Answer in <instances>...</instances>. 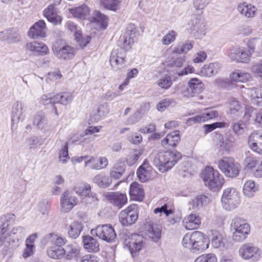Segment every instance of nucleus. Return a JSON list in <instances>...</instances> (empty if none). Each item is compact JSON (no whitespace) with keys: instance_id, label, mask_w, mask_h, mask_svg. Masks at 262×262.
<instances>
[{"instance_id":"nucleus-1","label":"nucleus","mask_w":262,"mask_h":262,"mask_svg":"<svg viewBox=\"0 0 262 262\" xmlns=\"http://www.w3.org/2000/svg\"><path fill=\"white\" fill-rule=\"evenodd\" d=\"M181 158V154L176 150L161 151L156 155L152 154L149 157L153 164L161 172L171 169Z\"/></svg>"},{"instance_id":"nucleus-2","label":"nucleus","mask_w":262,"mask_h":262,"mask_svg":"<svg viewBox=\"0 0 262 262\" xmlns=\"http://www.w3.org/2000/svg\"><path fill=\"white\" fill-rule=\"evenodd\" d=\"M182 245L186 248L202 252L208 248L209 242L203 233L196 231L191 234H186L183 238Z\"/></svg>"},{"instance_id":"nucleus-3","label":"nucleus","mask_w":262,"mask_h":262,"mask_svg":"<svg viewBox=\"0 0 262 262\" xmlns=\"http://www.w3.org/2000/svg\"><path fill=\"white\" fill-rule=\"evenodd\" d=\"M205 185L213 191L220 190L223 184L224 179L217 170L212 167H206L202 173Z\"/></svg>"},{"instance_id":"nucleus-4","label":"nucleus","mask_w":262,"mask_h":262,"mask_svg":"<svg viewBox=\"0 0 262 262\" xmlns=\"http://www.w3.org/2000/svg\"><path fill=\"white\" fill-rule=\"evenodd\" d=\"M231 230L233 231L232 238L235 242L245 239L250 231L249 225L244 219L235 217L231 221Z\"/></svg>"},{"instance_id":"nucleus-5","label":"nucleus","mask_w":262,"mask_h":262,"mask_svg":"<svg viewBox=\"0 0 262 262\" xmlns=\"http://www.w3.org/2000/svg\"><path fill=\"white\" fill-rule=\"evenodd\" d=\"M218 168L228 178H233L239 175L241 167L240 164L231 157H223L217 163Z\"/></svg>"},{"instance_id":"nucleus-6","label":"nucleus","mask_w":262,"mask_h":262,"mask_svg":"<svg viewBox=\"0 0 262 262\" xmlns=\"http://www.w3.org/2000/svg\"><path fill=\"white\" fill-rule=\"evenodd\" d=\"M224 209L231 210L237 207L240 203L239 192L234 188H228L223 191L221 198Z\"/></svg>"},{"instance_id":"nucleus-7","label":"nucleus","mask_w":262,"mask_h":262,"mask_svg":"<svg viewBox=\"0 0 262 262\" xmlns=\"http://www.w3.org/2000/svg\"><path fill=\"white\" fill-rule=\"evenodd\" d=\"M252 53L244 47L235 46L228 52L227 56L230 59L236 63H248L251 60Z\"/></svg>"},{"instance_id":"nucleus-8","label":"nucleus","mask_w":262,"mask_h":262,"mask_svg":"<svg viewBox=\"0 0 262 262\" xmlns=\"http://www.w3.org/2000/svg\"><path fill=\"white\" fill-rule=\"evenodd\" d=\"M26 104L21 101L15 102L12 107L11 114V130L14 132L17 127V124L23 122L26 118Z\"/></svg>"},{"instance_id":"nucleus-9","label":"nucleus","mask_w":262,"mask_h":262,"mask_svg":"<svg viewBox=\"0 0 262 262\" xmlns=\"http://www.w3.org/2000/svg\"><path fill=\"white\" fill-rule=\"evenodd\" d=\"M91 233L108 243L112 242L116 236L114 228L110 224L99 225L92 229Z\"/></svg>"},{"instance_id":"nucleus-10","label":"nucleus","mask_w":262,"mask_h":262,"mask_svg":"<svg viewBox=\"0 0 262 262\" xmlns=\"http://www.w3.org/2000/svg\"><path fill=\"white\" fill-rule=\"evenodd\" d=\"M61 40H57L53 45L52 50L55 55L59 59L69 60L74 57L76 50L68 45H60Z\"/></svg>"},{"instance_id":"nucleus-11","label":"nucleus","mask_w":262,"mask_h":262,"mask_svg":"<svg viewBox=\"0 0 262 262\" xmlns=\"http://www.w3.org/2000/svg\"><path fill=\"white\" fill-rule=\"evenodd\" d=\"M239 256L244 259H252L253 261H257L262 254L261 250L250 244L243 245L238 251Z\"/></svg>"},{"instance_id":"nucleus-12","label":"nucleus","mask_w":262,"mask_h":262,"mask_svg":"<svg viewBox=\"0 0 262 262\" xmlns=\"http://www.w3.org/2000/svg\"><path fill=\"white\" fill-rule=\"evenodd\" d=\"M119 221L123 226H128L135 223L138 217V213L135 205L129 206L119 214Z\"/></svg>"},{"instance_id":"nucleus-13","label":"nucleus","mask_w":262,"mask_h":262,"mask_svg":"<svg viewBox=\"0 0 262 262\" xmlns=\"http://www.w3.org/2000/svg\"><path fill=\"white\" fill-rule=\"evenodd\" d=\"M125 48H117L114 49L111 52L110 62L114 71H118L122 68L125 62Z\"/></svg>"},{"instance_id":"nucleus-14","label":"nucleus","mask_w":262,"mask_h":262,"mask_svg":"<svg viewBox=\"0 0 262 262\" xmlns=\"http://www.w3.org/2000/svg\"><path fill=\"white\" fill-rule=\"evenodd\" d=\"M125 244L134 256V253L138 252L145 248L146 242L142 236L134 234L125 240Z\"/></svg>"},{"instance_id":"nucleus-15","label":"nucleus","mask_w":262,"mask_h":262,"mask_svg":"<svg viewBox=\"0 0 262 262\" xmlns=\"http://www.w3.org/2000/svg\"><path fill=\"white\" fill-rule=\"evenodd\" d=\"M21 39V35L17 28H10L0 32V40L9 43H16Z\"/></svg>"},{"instance_id":"nucleus-16","label":"nucleus","mask_w":262,"mask_h":262,"mask_svg":"<svg viewBox=\"0 0 262 262\" xmlns=\"http://www.w3.org/2000/svg\"><path fill=\"white\" fill-rule=\"evenodd\" d=\"M77 203V198L71 194L68 190L65 191L62 193L60 197V210L64 213L69 212Z\"/></svg>"},{"instance_id":"nucleus-17","label":"nucleus","mask_w":262,"mask_h":262,"mask_svg":"<svg viewBox=\"0 0 262 262\" xmlns=\"http://www.w3.org/2000/svg\"><path fill=\"white\" fill-rule=\"evenodd\" d=\"M204 89V84L197 78H191L188 82V87L184 92V95L188 98L196 96Z\"/></svg>"},{"instance_id":"nucleus-18","label":"nucleus","mask_w":262,"mask_h":262,"mask_svg":"<svg viewBox=\"0 0 262 262\" xmlns=\"http://www.w3.org/2000/svg\"><path fill=\"white\" fill-rule=\"evenodd\" d=\"M107 201L118 209L121 208L127 203L125 193L119 192H108L105 194Z\"/></svg>"},{"instance_id":"nucleus-19","label":"nucleus","mask_w":262,"mask_h":262,"mask_svg":"<svg viewBox=\"0 0 262 262\" xmlns=\"http://www.w3.org/2000/svg\"><path fill=\"white\" fill-rule=\"evenodd\" d=\"M245 167L252 171L253 174L257 178L262 177V160L256 157L247 156L245 159Z\"/></svg>"},{"instance_id":"nucleus-20","label":"nucleus","mask_w":262,"mask_h":262,"mask_svg":"<svg viewBox=\"0 0 262 262\" xmlns=\"http://www.w3.org/2000/svg\"><path fill=\"white\" fill-rule=\"evenodd\" d=\"M6 234L8 237L7 240L11 243V246L8 249H13L18 246L17 242L25 235L26 230L22 226H16L13 227L10 232H6Z\"/></svg>"},{"instance_id":"nucleus-21","label":"nucleus","mask_w":262,"mask_h":262,"mask_svg":"<svg viewBox=\"0 0 262 262\" xmlns=\"http://www.w3.org/2000/svg\"><path fill=\"white\" fill-rule=\"evenodd\" d=\"M69 30L74 33L75 38L81 47H85L90 42L91 37L89 35L83 36L80 30L78 29L77 25L72 21L67 24Z\"/></svg>"},{"instance_id":"nucleus-22","label":"nucleus","mask_w":262,"mask_h":262,"mask_svg":"<svg viewBox=\"0 0 262 262\" xmlns=\"http://www.w3.org/2000/svg\"><path fill=\"white\" fill-rule=\"evenodd\" d=\"M46 25L42 20L36 22L30 29L28 35L31 38L45 37L46 36Z\"/></svg>"},{"instance_id":"nucleus-23","label":"nucleus","mask_w":262,"mask_h":262,"mask_svg":"<svg viewBox=\"0 0 262 262\" xmlns=\"http://www.w3.org/2000/svg\"><path fill=\"white\" fill-rule=\"evenodd\" d=\"M210 235L211 244L214 248L227 249L228 244L223 233L217 230H212Z\"/></svg>"},{"instance_id":"nucleus-24","label":"nucleus","mask_w":262,"mask_h":262,"mask_svg":"<svg viewBox=\"0 0 262 262\" xmlns=\"http://www.w3.org/2000/svg\"><path fill=\"white\" fill-rule=\"evenodd\" d=\"M248 144L252 150L259 154H262V133H252L249 137Z\"/></svg>"},{"instance_id":"nucleus-25","label":"nucleus","mask_w":262,"mask_h":262,"mask_svg":"<svg viewBox=\"0 0 262 262\" xmlns=\"http://www.w3.org/2000/svg\"><path fill=\"white\" fill-rule=\"evenodd\" d=\"M137 32L135 25L130 24L128 25L125 34L123 35V46L126 49H129L133 44Z\"/></svg>"},{"instance_id":"nucleus-26","label":"nucleus","mask_w":262,"mask_h":262,"mask_svg":"<svg viewBox=\"0 0 262 262\" xmlns=\"http://www.w3.org/2000/svg\"><path fill=\"white\" fill-rule=\"evenodd\" d=\"M152 172V167L150 166L148 161L145 160L138 168L137 171V174L141 182H145L150 178Z\"/></svg>"},{"instance_id":"nucleus-27","label":"nucleus","mask_w":262,"mask_h":262,"mask_svg":"<svg viewBox=\"0 0 262 262\" xmlns=\"http://www.w3.org/2000/svg\"><path fill=\"white\" fill-rule=\"evenodd\" d=\"M201 223V217L196 214H190L186 216L183 220L184 227L188 230L198 229Z\"/></svg>"},{"instance_id":"nucleus-28","label":"nucleus","mask_w":262,"mask_h":262,"mask_svg":"<svg viewBox=\"0 0 262 262\" xmlns=\"http://www.w3.org/2000/svg\"><path fill=\"white\" fill-rule=\"evenodd\" d=\"M43 15L49 21L54 25L60 24L61 17L57 14V10L53 4L50 5L43 11Z\"/></svg>"},{"instance_id":"nucleus-29","label":"nucleus","mask_w":262,"mask_h":262,"mask_svg":"<svg viewBox=\"0 0 262 262\" xmlns=\"http://www.w3.org/2000/svg\"><path fill=\"white\" fill-rule=\"evenodd\" d=\"M8 225V223L4 222L0 218V249L5 251H7L8 248L11 246L10 241L7 240L8 237L6 234Z\"/></svg>"},{"instance_id":"nucleus-30","label":"nucleus","mask_w":262,"mask_h":262,"mask_svg":"<svg viewBox=\"0 0 262 262\" xmlns=\"http://www.w3.org/2000/svg\"><path fill=\"white\" fill-rule=\"evenodd\" d=\"M221 64L218 62H213L205 64L200 70L202 76L210 77L216 75L221 69Z\"/></svg>"},{"instance_id":"nucleus-31","label":"nucleus","mask_w":262,"mask_h":262,"mask_svg":"<svg viewBox=\"0 0 262 262\" xmlns=\"http://www.w3.org/2000/svg\"><path fill=\"white\" fill-rule=\"evenodd\" d=\"M27 50L36 53L40 55L47 54L49 49L46 45L41 42L32 41L28 42L26 45Z\"/></svg>"},{"instance_id":"nucleus-32","label":"nucleus","mask_w":262,"mask_h":262,"mask_svg":"<svg viewBox=\"0 0 262 262\" xmlns=\"http://www.w3.org/2000/svg\"><path fill=\"white\" fill-rule=\"evenodd\" d=\"M180 140L179 130H175L168 134L166 137L162 140L161 145L165 148L175 147Z\"/></svg>"},{"instance_id":"nucleus-33","label":"nucleus","mask_w":262,"mask_h":262,"mask_svg":"<svg viewBox=\"0 0 262 262\" xmlns=\"http://www.w3.org/2000/svg\"><path fill=\"white\" fill-rule=\"evenodd\" d=\"M108 165V160L105 157H99L98 159L93 157L85 161V167L90 166L94 169H101L105 168Z\"/></svg>"},{"instance_id":"nucleus-34","label":"nucleus","mask_w":262,"mask_h":262,"mask_svg":"<svg viewBox=\"0 0 262 262\" xmlns=\"http://www.w3.org/2000/svg\"><path fill=\"white\" fill-rule=\"evenodd\" d=\"M84 248L89 252H97L99 250V243L93 237L84 235L82 237Z\"/></svg>"},{"instance_id":"nucleus-35","label":"nucleus","mask_w":262,"mask_h":262,"mask_svg":"<svg viewBox=\"0 0 262 262\" xmlns=\"http://www.w3.org/2000/svg\"><path fill=\"white\" fill-rule=\"evenodd\" d=\"M70 13L75 18L81 19H88L90 15V9L86 5L70 9Z\"/></svg>"},{"instance_id":"nucleus-36","label":"nucleus","mask_w":262,"mask_h":262,"mask_svg":"<svg viewBox=\"0 0 262 262\" xmlns=\"http://www.w3.org/2000/svg\"><path fill=\"white\" fill-rule=\"evenodd\" d=\"M129 194L132 199L142 201L144 196L142 186L137 182H133L130 185Z\"/></svg>"},{"instance_id":"nucleus-37","label":"nucleus","mask_w":262,"mask_h":262,"mask_svg":"<svg viewBox=\"0 0 262 262\" xmlns=\"http://www.w3.org/2000/svg\"><path fill=\"white\" fill-rule=\"evenodd\" d=\"M190 25V33L193 36L198 37L205 35L204 25L201 20L198 19L192 20Z\"/></svg>"},{"instance_id":"nucleus-38","label":"nucleus","mask_w":262,"mask_h":262,"mask_svg":"<svg viewBox=\"0 0 262 262\" xmlns=\"http://www.w3.org/2000/svg\"><path fill=\"white\" fill-rule=\"evenodd\" d=\"M237 10L242 15L251 18L255 16L257 8L251 4L243 3L238 5Z\"/></svg>"},{"instance_id":"nucleus-39","label":"nucleus","mask_w":262,"mask_h":262,"mask_svg":"<svg viewBox=\"0 0 262 262\" xmlns=\"http://www.w3.org/2000/svg\"><path fill=\"white\" fill-rule=\"evenodd\" d=\"M93 181L98 186L102 188H106L109 187L112 182V179L110 176L102 173L95 176Z\"/></svg>"},{"instance_id":"nucleus-40","label":"nucleus","mask_w":262,"mask_h":262,"mask_svg":"<svg viewBox=\"0 0 262 262\" xmlns=\"http://www.w3.org/2000/svg\"><path fill=\"white\" fill-rule=\"evenodd\" d=\"M91 187L90 184L85 183L81 185L79 187H76L75 190L77 194L80 195L87 196L89 198H92V201L95 202L98 201L96 195L91 193Z\"/></svg>"},{"instance_id":"nucleus-41","label":"nucleus","mask_w":262,"mask_h":262,"mask_svg":"<svg viewBox=\"0 0 262 262\" xmlns=\"http://www.w3.org/2000/svg\"><path fill=\"white\" fill-rule=\"evenodd\" d=\"M258 190V187L255 186L254 181L249 180L245 183L243 191L244 195L248 198H252Z\"/></svg>"},{"instance_id":"nucleus-42","label":"nucleus","mask_w":262,"mask_h":262,"mask_svg":"<svg viewBox=\"0 0 262 262\" xmlns=\"http://www.w3.org/2000/svg\"><path fill=\"white\" fill-rule=\"evenodd\" d=\"M146 226L148 228L146 233L147 236L153 242H158L161 237V230L158 227L151 224H148Z\"/></svg>"},{"instance_id":"nucleus-43","label":"nucleus","mask_w":262,"mask_h":262,"mask_svg":"<svg viewBox=\"0 0 262 262\" xmlns=\"http://www.w3.org/2000/svg\"><path fill=\"white\" fill-rule=\"evenodd\" d=\"M230 78L232 81L245 82L251 78L250 74L239 70H236L231 73Z\"/></svg>"},{"instance_id":"nucleus-44","label":"nucleus","mask_w":262,"mask_h":262,"mask_svg":"<svg viewBox=\"0 0 262 262\" xmlns=\"http://www.w3.org/2000/svg\"><path fill=\"white\" fill-rule=\"evenodd\" d=\"M47 254L52 258L60 259L66 254V250L62 247L52 246L48 249Z\"/></svg>"},{"instance_id":"nucleus-45","label":"nucleus","mask_w":262,"mask_h":262,"mask_svg":"<svg viewBox=\"0 0 262 262\" xmlns=\"http://www.w3.org/2000/svg\"><path fill=\"white\" fill-rule=\"evenodd\" d=\"M82 229L83 226L81 222L74 221L69 226L68 234L71 237L76 238L79 236Z\"/></svg>"},{"instance_id":"nucleus-46","label":"nucleus","mask_w":262,"mask_h":262,"mask_svg":"<svg viewBox=\"0 0 262 262\" xmlns=\"http://www.w3.org/2000/svg\"><path fill=\"white\" fill-rule=\"evenodd\" d=\"M48 121L44 113L39 112L37 113L34 119L33 124L38 129H45L47 127Z\"/></svg>"},{"instance_id":"nucleus-47","label":"nucleus","mask_w":262,"mask_h":262,"mask_svg":"<svg viewBox=\"0 0 262 262\" xmlns=\"http://www.w3.org/2000/svg\"><path fill=\"white\" fill-rule=\"evenodd\" d=\"M250 96L253 103L262 105V86L259 88H252Z\"/></svg>"},{"instance_id":"nucleus-48","label":"nucleus","mask_w":262,"mask_h":262,"mask_svg":"<svg viewBox=\"0 0 262 262\" xmlns=\"http://www.w3.org/2000/svg\"><path fill=\"white\" fill-rule=\"evenodd\" d=\"M142 155V151L141 150L135 149L131 151L126 157V163L129 166L134 165Z\"/></svg>"},{"instance_id":"nucleus-49","label":"nucleus","mask_w":262,"mask_h":262,"mask_svg":"<svg viewBox=\"0 0 262 262\" xmlns=\"http://www.w3.org/2000/svg\"><path fill=\"white\" fill-rule=\"evenodd\" d=\"M48 239L53 246L60 247H61L67 242L66 237L55 233L49 234Z\"/></svg>"},{"instance_id":"nucleus-50","label":"nucleus","mask_w":262,"mask_h":262,"mask_svg":"<svg viewBox=\"0 0 262 262\" xmlns=\"http://www.w3.org/2000/svg\"><path fill=\"white\" fill-rule=\"evenodd\" d=\"M235 139L234 137L231 134H226L221 144V146L226 150L229 151L233 147Z\"/></svg>"},{"instance_id":"nucleus-51","label":"nucleus","mask_w":262,"mask_h":262,"mask_svg":"<svg viewBox=\"0 0 262 262\" xmlns=\"http://www.w3.org/2000/svg\"><path fill=\"white\" fill-rule=\"evenodd\" d=\"M100 3L105 9L114 11H117L119 8V0H100Z\"/></svg>"},{"instance_id":"nucleus-52","label":"nucleus","mask_w":262,"mask_h":262,"mask_svg":"<svg viewBox=\"0 0 262 262\" xmlns=\"http://www.w3.org/2000/svg\"><path fill=\"white\" fill-rule=\"evenodd\" d=\"M93 19L100 24V28L104 30L107 26L108 18L106 16L99 11H95L93 16Z\"/></svg>"},{"instance_id":"nucleus-53","label":"nucleus","mask_w":262,"mask_h":262,"mask_svg":"<svg viewBox=\"0 0 262 262\" xmlns=\"http://www.w3.org/2000/svg\"><path fill=\"white\" fill-rule=\"evenodd\" d=\"M79 247L76 244L69 245L66 251V253H67L66 258L68 259H71L76 256L79 254Z\"/></svg>"},{"instance_id":"nucleus-54","label":"nucleus","mask_w":262,"mask_h":262,"mask_svg":"<svg viewBox=\"0 0 262 262\" xmlns=\"http://www.w3.org/2000/svg\"><path fill=\"white\" fill-rule=\"evenodd\" d=\"M59 161L63 164L67 163L70 159L68 154V143L65 142L60 150L58 156Z\"/></svg>"},{"instance_id":"nucleus-55","label":"nucleus","mask_w":262,"mask_h":262,"mask_svg":"<svg viewBox=\"0 0 262 262\" xmlns=\"http://www.w3.org/2000/svg\"><path fill=\"white\" fill-rule=\"evenodd\" d=\"M157 83L161 89L167 90L171 86L172 81L170 76L165 75L160 78Z\"/></svg>"},{"instance_id":"nucleus-56","label":"nucleus","mask_w":262,"mask_h":262,"mask_svg":"<svg viewBox=\"0 0 262 262\" xmlns=\"http://www.w3.org/2000/svg\"><path fill=\"white\" fill-rule=\"evenodd\" d=\"M194 262H217V258L214 254L208 253L199 256Z\"/></svg>"},{"instance_id":"nucleus-57","label":"nucleus","mask_w":262,"mask_h":262,"mask_svg":"<svg viewBox=\"0 0 262 262\" xmlns=\"http://www.w3.org/2000/svg\"><path fill=\"white\" fill-rule=\"evenodd\" d=\"M177 36V33L174 30H170L164 35L162 39V42L164 45H168L173 42Z\"/></svg>"},{"instance_id":"nucleus-58","label":"nucleus","mask_w":262,"mask_h":262,"mask_svg":"<svg viewBox=\"0 0 262 262\" xmlns=\"http://www.w3.org/2000/svg\"><path fill=\"white\" fill-rule=\"evenodd\" d=\"M176 104V101L172 99H164L161 101L159 102L157 105V108L158 111L162 112L167 107L171 105L174 106Z\"/></svg>"},{"instance_id":"nucleus-59","label":"nucleus","mask_w":262,"mask_h":262,"mask_svg":"<svg viewBox=\"0 0 262 262\" xmlns=\"http://www.w3.org/2000/svg\"><path fill=\"white\" fill-rule=\"evenodd\" d=\"M125 170V165H120L115 167L110 171V177L118 179L122 176Z\"/></svg>"},{"instance_id":"nucleus-60","label":"nucleus","mask_w":262,"mask_h":262,"mask_svg":"<svg viewBox=\"0 0 262 262\" xmlns=\"http://www.w3.org/2000/svg\"><path fill=\"white\" fill-rule=\"evenodd\" d=\"M226 123L224 122H217L210 124H205L203 126L205 133L208 134L216 128H223L225 126Z\"/></svg>"},{"instance_id":"nucleus-61","label":"nucleus","mask_w":262,"mask_h":262,"mask_svg":"<svg viewBox=\"0 0 262 262\" xmlns=\"http://www.w3.org/2000/svg\"><path fill=\"white\" fill-rule=\"evenodd\" d=\"M251 71L256 76L262 78V59L252 64Z\"/></svg>"},{"instance_id":"nucleus-62","label":"nucleus","mask_w":262,"mask_h":262,"mask_svg":"<svg viewBox=\"0 0 262 262\" xmlns=\"http://www.w3.org/2000/svg\"><path fill=\"white\" fill-rule=\"evenodd\" d=\"M232 129L234 133L237 135H242L245 132L246 124L243 121H239L232 124Z\"/></svg>"},{"instance_id":"nucleus-63","label":"nucleus","mask_w":262,"mask_h":262,"mask_svg":"<svg viewBox=\"0 0 262 262\" xmlns=\"http://www.w3.org/2000/svg\"><path fill=\"white\" fill-rule=\"evenodd\" d=\"M60 104L66 105L71 103L73 99V96L72 93L67 92H64L60 93Z\"/></svg>"},{"instance_id":"nucleus-64","label":"nucleus","mask_w":262,"mask_h":262,"mask_svg":"<svg viewBox=\"0 0 262 262\" xmlns=\"http://www.w3.org/2000/svg\"><path fill=\"white\" fill-rule=\"evenodd\" d=\"M49 207V202L47 200H43L41 201L39 203L38 205L39 211L43 215H48Z\"/></svg>"}]
</instances>
